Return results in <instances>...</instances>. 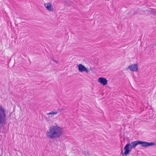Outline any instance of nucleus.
<instances>
[{
  "instance_id": "f257e3e1",
  "label": "nucleus",
  "mask_w": 156,
  "mask_h": 156,
  "mask_svg": "<svg viewBox=\"0 0 156 156\" xmlns=\"http://www.w3.org/2000/svg\"><path fill=\"white\" fill-rule=\"evenodd\" d=\"M63 128L57 125L50 126L46 132L47 137L51 139L60 138L63 133Z\"/></svg>"
},
{
  "instance_id": "f03ea898",
  "label": "nucleus",
  "mask_w": 156,
  "mask_h": 156,
  "mask_svg": "<svg viewBox=\"0 0 156 156\" xmlns=\"http://www.w3.org/2000/svg\"><path fill=\"white\" fill-rule=\"evenodd\" d=\"M138 144H141V146L145 147L153 145L154 144V143H149L139 140L132 142L126 145L124 148L125 151L123 154L125 156L128 155L132 150L133 148H135Z\"/></svg>"
},
{
  "instance_id": "7ed1b4c3",
  "label": "nucleus",
  "mask_w": 156,
  "mask_h": 156,
  "mask_svg": "<svg viewBox=\"0 0 156 156\" xmlns=\"http://www.w3.org/2000/svg\"><path fill=\"white\" fill-rule=\"evenodd\" d=\"M6 114L4 108L0 105V127H3L5 124Z\"/></svg>"
},
{
  "instance_id": "20e7f679",
  "label": "nucleus",
  "mask_w": 156,
  "mask_h": 156,
  "mask_svg": "<svg viewBox=\"0 0 156 156\" xmlns=\"http://www.w3.org/2000/svg\"><path fill=\"white\" fill-rule=\"evenodd\" d=\"M127 68L132 71L137 72L138 70V64L136 63L129 65Z\"/></svg>"
},
{
  "instance_id": "39448f33",
  "label": "nucleus",
  "mask_w": 156,
  "mask_h": 156,
  "mask_svg": "<svg viewBox=\"0 0 156 156\" xmlns=\"http://www.w3.org/2000/svg\"><path fill=\"white\" fill-rule=\"evenodd\" d=\"M44 5L48 11L51 12L54 11V9L51 3L48 2L45 3L44 4Z\"/></svg>"
},
{
  "instance_id": "423d86ee",
  "label": "nucleus",
  "mask_w": 156,
  "mask_h": 156,
  "mask_svg": "<svg viewBox=\"0 0 156 156\" xmlns=\"http://www.w3.org/2000/svg\"><path fill=\"white\" fill-rule=\"evenodd\" d=\"M79 71L81 72H86L87 73L89 72V71L87 69L86 67L81 64H79L77 65Z\"/></svg>"
},
{
  "instance_id": "0eeeda50",
  "label": "nucleus",
  "mask_w": 156,
  "mask_h": 156,
  "mask_svg": "<svg viewBox=\"0 0 156 156\" xmlns=\"http://www.w3.org/2000/svg\"><path fill=\"white\" fill-rule=\"evenodd\" d=\"M98 81L99 83L103 85H105L107 83V80L104 77H100L98 79Z\"/></svg>"
},
{
  "instance_id": "6e6552de",
  "label": "nucleus",
  "mask_w": 156,
  "mask_h": 156,
  "mask_svg": "<svg viewBox=\"0 0 156 156\" xmlns=\"http://www.w3.org/2000/svg\"><path fill=\"white\" fill-rule=\"evenodd\" d=\"M58 112L57 111H51L50 112L46 114V115L48 116L49 118H52L53 117V115H57Z\"/></svg>"
},
{
  "instance_id": "1a4fd4ad",
  "label": "nucleus",
  "mask_w": 156,
  "mask_h": 156,
  "mask_svg": "<svg viewBox=\"0 0 156 156\" xmlns=\"http://www.w3.org/2000/svg\"><path fill=\"white\" fill-rule=\"evenodd\" d=\"M146 11L148 13L150 14H152L155 15L156 14L154 11L152 10H147Z\"/></svg>"
},
{
  "instance_id": "9d476101",
  "label": "nucleus",
  "mask_w": 156,
  "mask_h": 156,
  "mask_svg": "<svg viewBox=\"0 0 156 156\" xmlns=\"http://www.w3.org/2000/svg\"><path fill=\"white\" fill-rule=\"evenodd\" d=\"M64 4L65 5H70L69 2L68 1H65L64 2Z\"/></svg>"
},
{
  "instance_id": "9b49d317",
  "label": "nucleus",
  "mask_w": 156,
  "mask_h": 156,
  "mask_svg": "<svg viewBox=\"0 0 156 156\" xmlns=\"http://www.w3.org/2000/svg\"><path fill=\"white\" fill-rule=\"evenodd\" d=\"M123 152V151L122 150V151H121V153H122Z\"/></svg>"
},
{
  "instance_id": "f8f14e48",
  "label": "nucleus",
  "mask_w": 156,
  "mask_h": 156,
  "mask_svg": "<svg viewBox=\"0 0 156 156\" xmlns=\"http://www.w3.org/2000/svg\"><path fill=\"white\" fill-rule=\"evenodd\" d=\"M155 46H156V44H155Z\"/></svg>"
},
{
  "instance_id": "ddd939ff",
  "label": "nucleus",
  "mask_w": 156,
  "mask_h": 156,
  "mask_svg": "<svg viewBox=\"0 0 156 156\" xmlns=\"http://www.w3.org/2000/svg\"><path fill=\"white\" fill-rule=\"evenodd\" d=\"M0 156H1V155H0Z\"/></svg>"
}]
</instances>
